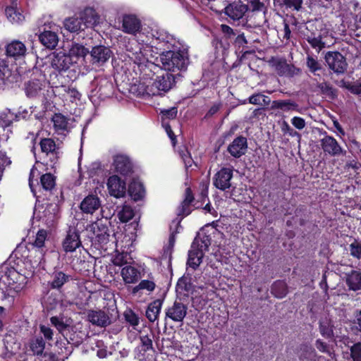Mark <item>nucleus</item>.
I'll list each match as a JSON object with an SVG mask.
<instances>
[{
    "label": "nucleus",
    "mask_w": 361,
    "mask_h": 361,
    "mask_svg": "<svg viewBox=\"0 0 361 361\" xmlns=\"http://www.w3.org/2000/svg\"><path fill=\"white\" fill-rule=\"evenodd\" d=\"M150 50L151 48L146 45L140 47L139 52L133 53L135 61L142 66V76L139 82L131 87L130 90L142 97L163 95L172 88L176 79V76L170 73L156 75V71L160 68L148 61L147 52Z\"/></svg>",
    "instance_id": "1"
},
{
    "label": "nucleus",
    "mask_w": 361,
    "mask_h": 361,
    "mask_svg": "<svg viewBox=\"0 0 361 361\" xmlns=\"http://www.w3.org/2000/svg\"><path fill=\"white\" fill-rule=\"evenodd\" d=\"M188 61L187 49L182 45L178 49H171L160 54L162 68L168 71L174 72L185 69Z\"/></svg>",
    "instance_id": "2"
},
{
    "label": "nucleus",
    "mask_w": 361,
    "mask_h": 361,
    "mask_svg": "<svg viewBox=\"0 0 361 361\" xmlns=\"http://www.w3.org/2000/svg\"><path fill=\"white\" fill-rule=\"evenodd\" d=\"M49 239L47 232L44 229L37 231L34 241L32 243V247L30 253L37 255V259H44V255L47 251V244Z\"/></svg>",
    "instance_id": "3"
},
{
    "label": "nucleus",
    "mask_w": 361,
    "mask_h": 361,
    "mask_svg": "<svg viewBox=\"0 0 361 361\" xmlns=\"http://www.w3.org/2000/svg\"><path fill=\"white\" fill-rule=\"evenodd\" d=\"M324 59L329 68L336 73H343L347 68L345 57L338 51H328Z\"/></svg>",
    "instance_id": "4"
},
{
    "label": "nucleus",
    "mask_w": 361,
    "mask_h": 361,
    "mask_svg": "<svg viewBox=\"0 0 361 361\" xmlns=\"http://www.w3.org/2000/svg\"><path fill=\"white\" fill-rule=\"evenodd\" d=\"M6 277L11 288L16 293L21 291L25 288L29 279L27 275L14 269H9Z\"/></svg>",
    "instance_id": "5"
},
{
    "label": "nucleus",
    "mask_w": 361,
    "mask_h": 361,
    "mask_svg": "<svg viewBox=\"0 0 361 361\" xmlns=\"http://www.w3.org/2000/svg\"><path fill=\"white\" fill-rule=\"evenodd\" d=\"M87 231L90 233V238L101 244H106L109 241V234L108 228L102 222H94L89 225Z\"/></svg>",
    "instance_id": "6"
},
{
    "label": "nucleus",
    "mask_w": 361,
    "mask_h": 361,
    "mask_svg": "<svg viewBox=\"0 0 361 361\" xmlns=\"http://www.w3.org/2000/svg\"><path fill=\"white\" fill-rule=\"evenodd\" d=\"M48 83L44 75H40L37 79H32L25 85L26 94L30 97L44 95Z\"/></svg>",
    "instance_id": "7"
},
{
    "label": "nucleus",
    "mask_w": 361,
    "mask_h": 361,
    "mask_svg": "<svg viewBox=\"0 0 361 361\" xmlns=\"http://www.w3.org/2000/svg\"><path fill=\"white\" fill-rule=\"evenodd\" d=\"M152 37L162 44L166 49H178L181 46V43L179 40L176 39L173 35H170L167 31L164 29H157L153 30Z\"/></svg>",
    "instance_id": "8"
},
{
    "label": "nucleus",
    "mask_w": 361,
    "mask_h": 361,
    "mask_svg": "<svg viewBox=\"0 0 361 361\" xmlns=\"http://www.w3.org/2000/svg\"><path fill=\"white\" fill-rule=\"evenodd\" d=\"M232 177L233 169L222 168L214 175V185L216 188L224 191L231 188Z\"/></svg>",
    "instance_id": "9"
},
{
    "label": "nucleus",
    "mask_w": 361,
    "mask_h": 361,
    "mask_svg": "<svg viewBox=\"0 0 361 361\" xmlns=\"http://www.w3.org/2000/svg\"><path fill=\"white\" fill-rule=\"evenodd\" d=\"M320 142L323 151L331 156L345 155L346 153L332 136L325 135Z\"/></svg>",
    "instance_id": "10"
},
{
    "label": "nucleus",
    "mask_w": 361,
    "mask_h": 361,
    "mask_svg": "<svg viewBox=\"0 0 361 361\" xmlns=\"http://www.w3.org/2000/svg\"><path fill=\"white\" fill-rule=\"evenodd\" d=\"M107 187L109 194L116 198L123 197L126 195V182L121 180L118 176L114 175L109 178Z\"/></svg>",
    "instance_id": "11"
},
{
    "label": "nucleus",
    "mask_w": 361,
    "mask_h": 361,
    "mask_svg": "<svg viewBox=\"0 0 361 361\" xmlns=\"http://www.w3.org/2000/svg\"><path fill=\"white\" fill-rule=\"evenodd\" d=\"M188 307L180 302H174L166 310V317L173 322H183L187 314Z\"/></svg>",
    "instance_id": "12"
},
{
    "label": "nucleus",
    "mask_w": 361,
    "mask_h": 361,
    "mask_svg": "<svg viewBox=\"0 0 361 361\" xmlns=\"http://www.w3.org/2000/svg\"><path fill=\"white\" fill-rule=\"evenodd\" d=\"M114 170L120 174L127 176L131 174L133 166L130 159L124 154H118L114 157Z\"/></svg>",
    "instance_id": "13"
},
{
    "label": "nucleus",
    "mask_w": 361,
    "mask_h": 361,
    "mask_svg": "<svg viewBox=\"0 0 361 361\" xmlns=\"http://www.w3.org/2000/svg\"><path fill=\"white\" fill-rule=\"evenodd\" d=\"M92 62L98 66L105 63L112 56L111 49L104 46L94 47L90 51Z\"/></svg>",
    "instance_id": "14"
},
{
    "label": "nucleus",
    "mask_w": 361,
    "mask_h": 361,
    "mask_svg": "<svg viewBox=\"0 0 361 361\" xmlns=\"http://www.w3.org/2000/svg\"><path fill=\"white\" fill-rule=\"evenodd\" d=\"M141 22L134 15H125L122 18L121 30L125 33L135 35L141 30Z\"/></svg>",
    "instance_id": "15"
},
{
    "label": "nucleus",
    "mask_w": 361,
    "mask_h": 361,
    "mask_svg": "<svg viewBox=\"0 0 361 361\" xmlns=\"http://www.w3.org/2000/svg\"><path fill=\"white\" fill-rule=\"evenodd\" d=\"M73 63V59L65 53H54L51 58V66L59 71H66Z\"/></svg>",
    "instance_id": "16"
},
{
    "label": "nucleus",
    "mask_w": 361,
    "mask_h": 361,
    "mask_svg": "<svg viewBox=\"0 0 361 361\" xmlns=\"http://www.w3.org/2000/svg\"><path fill=\"white\" fill-rule=\"evenodd\" d=\"M44 259H37V255L30 253L29 256L25 259L23 264L24 269L20 271L30 278L37 269L44 268Z\"/></svg>",
    "instance_id": "17"
},
{
    "label": "nucleus",
    "mask_w": 361,
    "mask_h": 361,
    "mask_svg": "<svg viewBox=\"0 0 361 361\" xmlns=\"http://www.w3.org/2000/svg\"><path fill=\"white\" fill-rule=\"evenodd\" d=\"M199 245V240L195 238L188 252L187 264L192 269H196L199 267L203 257L202 250H200Z\"/></svg>",
    "instance_id": "18"
},
{
    "label": "nucleus",
    "mask_w": 361,
    "mask_h": 361,
    "mask_svg": "<svg viewBox=\"0 0 361 361\" xmlns=\"http://www.w3.org/2000/svg\"><path fill=\"white\" fill-rule=\"evenodd\" d=\"M247 8L242 1H238L229 4L225 8V13L233 20H239L242 18Z\"/></svg>",
    "instance_id": "19"
},
{
    "label": "nucleus",
    "mask_w": 361,
    "mask_h": 361,
    "mask_svg": "<svg viewBox=\"0 0 361 361\" xmlns=\"http://www.w3.org/2000/svg\"><path fill=\"white\" fill-rule=\"evenodd\" d=\"M101 207V201L95 195H89L83 199L80 208L82 212L92 214Z\"/></svg>",
    "instance_id": "20"
},
{
    "label": "nucleus",
    "mask_w": 361,
    "mask_h": 361,
    "mask_svg": "<svg viewBox=\"0 0 361 361\" xmlns=\"http://www.w3.org/2000/svg\"><path fill=\"white\" fill-rule=\"evenodd\" d=\"M27 51V48L24 43L18 40H13L6 47V53L8 56L15 59L23 57Z\"/></svg>",
    "instance_id": "21"
},
{
    "label": "nucleus",
    "mask_w": 361,
    "mask_h": 361,
    "mask_svg": "<svg viewBox=\"0 0 361 361\" xmlns=\"http://www.w3.org/2000/svg\"><path fill=\"white\" fill-rule=\"evenodd\" d=\"M81 245L79 234L74 230H69L63 242V250L68 252H73Z\"/></svg>",
    "instance_id": "22"
},
{
    "label": "nucleus",
    "mask_w": 361,
    "mask_h": 361,
    "mask_svg": "<svg viewBox=\"0 0 361 361\" xmlns=\"http://www.w3.org/2000/svg\"><path fill=\"white\" fill-rule=\"evenodd\" d=\"M247 147V140L243 137H238L228 145V151L233 157L238 158L245 154Z\"/></svg>",
    "instance_id": "23"
},
{
    "label": "nucleus",
    "mask_w": 361,
    "mask_h": 361,
    "mask_svg": "<svg viewBox=\"0 0 361 361\" xmlns=\"http://www.w3.org/2000/svg\"><path fill=\"white\" fill-rule=\"evenodd\" d=\"M276 71L281 76L293 77L299 75L300 69L292 64H288L285 60L279 61L276 65Z\"/></svg>",
    "instance_id": "24"
},
{
    "label": "nucleus",
    "mask_w": 361,
    "mask_h": 361,
    "mask_svg": "<svg viewBox=\"0 0 361 361\" xmlns=\"http://www.w3.org/2000/svg\"><path fill=\"white\" fill-rule=\"evenodd\" d=\"M121 275L125 283H135L140 279V271L130 265L125 266L121 271Z\"/></svg>",
    "instance_id": "25"
},
{
    "label": "nucleus",
    "mask_w": 361,
    "mask_h": 361,
    "mask_svg": "<svg viewBox=\"0 0 361 361\" xmlns=\"http://www.w3.org/2000/svg\"><path fill=\"white\" fill-rule=\"evenodd\" d=\"M79 17L85 28L94 26L98 20V16L92 8L84 9L80 13Z\"/></svg>",
    "instance_id": "26"
},
{
    "label": "nucleus",
    "mask_w": 361,
    "mask_h": 361,
    "mask_svg": "<svg viewBox=\"0 0 361 361\" xmlns=\"http://www.w3.org/2000/svg\"><path fill=\"white\" fill-rule=\"evenodd\" d=\"M39 39L48 49H54L59 42L57 34L52 31H44L39 35Z\"/></svg>",
    "instance_id": "27"
},
{
    "label": "nucleus",
    "mask_w": 361,
    "mask_h": 361,
    "mask_svg": "<svg viewBox=\"0 0 361 361\" xmlns=\"http://www.w3.org/2000/svg\"><path fill=\"white\" fill-rule=\"evenodd\" d=\"M271 109H281L283 111L300 112L298 104L290 99L273 101Z\"/></svg>",
    "instance_id": "28"
},
{
    "label": "nucleus",
    "mask_w": 361,
    "mask_h": 361,
    "mask_svg": "<svg viewBox=\"0 0 361 361\" xmlns=\"http://www.w3.org/2000/svg\"><path fill=\"white\" fill-rule=\"evenodd\" d=\"M88 320L92 324L105 326L109 324V318L104 312L91 310L87 314Z\"/></svg>",
    "instance_id": "29"
},
{
    "label": "nucleus",
    "mask_w": 361,
    "mask_h": 361,
    "mask_svg": "<svg viewBox=\"0 0 361 361\" xmlns=\"http://www.w3.org/2000/svg\"><path fill=\"white\" fill-rule=\"evenodd\" d=\"M89 53V50L83 45L80 44H73L69 49L68 54L73 59V63H76L80 58H84Z\"/></svg>",
    "instance_id": "30"
},
{
    "label": "nucleus",
    "mask_w": 361,
    "mask_h": 361,
    "mask_svg": "<svg viewBox=\"0 0 361 361\" xmlns=\"http://www.w3.org/2000/svg\"><path fill=\"white\" fill-rule=\"evenodd\" d=\"M346 284L350 290H358L361 289V273L357 271H352L346 276Z\"/></svg>",
    "instance_id": "31"
},
{
    "label": "nucleus",
    "mask_w": 361,
    "mask_h": 361,
    "mask_svg": "<svg viewBox=\"0 0 361 361\" xmlns=\"http://www.w3.org/2000/svg\"><path fill=\"white\" fill-rule=\"evenodd\" d=\"M116 239V247L118 250V248L121 250H129L130 247L133 245L132 238L123 233L117 232L115 233Z\"/></svg>",
    "instance_id": "32"
},
{
    "label": "nucleus",
    "mask_w": 361,
    "mask_h": 361,
    "mask_svg": "<svg viewBox=\"0 0 361 361\" xmlns=\"http://www.w3.org/2000/svg\"><path fill=\"white\" fill-rule=\"evenodd\" d=\"M128 192L135 201L141 200L145 194L143 185L138 181H133L129 185Z\"/></svg>",
    "instance_id": "33"
},
{
    "label": "nucleus",
    "mask_w": 361,
    "mask_h": 361,
    "mask_svg": "<svg viewBox=\"0 0 361 361\" xmlns=\"http://www.w3.org/2000/svg\"><path fill=\"white\" fill-rule=\"evenodd\" d=\"M162 302L160 300H156L149 305L146 310V317L150 322H154L158 318Z\"/></svg>",
    "instance_id": "34"
},
{
    "label": "nucleus",
    "mask_w": 361,
    "mask_h": 361,
    "mask_svg": "<svg viewBox=\"0 0 361 361\" xmlns=\"http://www.w3.org/2000/svg\"><path fill=\"white\" fill-rule=\"evenodd\" d=\"M64 27L71 32H76L85 29L80 17L68 18L64 21Z\"/></svg>",
    "instance_id": "35"
},
{
    "label": "nucleus",
    "mask_w": 361,
    "mask_h": 361,
    "mask_svg": "<svg viewBox=\"0 0 361 361\" xmlns=\"http://www.w3.org/2000/svg\"><path fill=\"white\" fill-rule=\"evenodd\" d=\"M139 354L137 357L140 360L145 357V353L152 351V341L148 336H140V345L137 347Z\"/></svg>",
    "instance_id": "36"
},
{
    "label": "nucleus",
    "mask_w": 361,
    "mask_h": 361,
    "mask_svg": "<svg viewBox=\"0 0 361 361\" xmlns=\"http://www.w3.org/2000/svg\"><path fill=\"white\" fill-rule=\"evenodd\" d=\"M247 8V13H259L262 12L265 16L267 11V7L264 2L260 0H249L245 4Z\"/></svg>",
    "instance_id": "37"
},
{
    "label": "nucleus",
    "mask_w": 361,
    "mask_h": 361,
    "mask_svg": "<svg viewBox=\"0 0 361 361\" xmlns=\"http://www.w3.org/2000/svg\"><path fill=\"white\" fill-rule=\"evenodd\" d=\"M11 73L4 59H0V87H3L7 82H12Z\"/></svg>",
    "instance_id": "38"
},
{
    "label": "nucleus",
    "mask_w": 361,
    "mask_h": 361,
    "mask_svg": "<svg viewBox=\"0 0 361 361\" xmlns=\"http://www.w3.org/2000/svg\"><path fill=\"white\" fill-rule=\"evenodd\" d=\"M5 13L8 20L12 23H20L25 19L24 16L21 14L14 6L6 7Z\"/></svg>",
    "instance_id": "39"
},
{
    "label": "nucleus",
    "mask_w": 361,
    "mask_h": 361,
    "mask_svg": "<svg viewBox=\"0 0 361 361\" xmlns=\"http://www.w3.org/2000/svg\"><path fill=\"white\" fill-rule=\"evenodd\" d=\"M69 280V276L62 271H55L52 274L51 286L53 288H59Z\"/></svg>",
    "instance_id": "40"
},
{
    "label": "nucleus",
    "mask_w": 361,
    "mask_h": 361,
    "mask_svg": "<svg viewBox=\"0 0 361 361\" xmlns=\"http://www.w3.org/2000/svg\"><path fill=\"white\" fill-rule=\"evenodd\" d=\"M135 216V211L128 204H124L118 213V217L121 222L126 223L131 220Z\"/></svg>",
    "instance_id": "41"
},
{
    "label": "nucleus",
    "mask_w": 361,
    "mask_h": 361,
    "mask_svg": "<svg viewBox=\"0 0 361 361\" xmlns=\"http://www.w3.org/2000/svg\"><path fill=\"white\" fill-rule=\"evenodd\" d=\"M319 330L323 336L331 338L333 336V325L331 321L327 317L321 319Z\"/></svg>",
    "instance_id": "42"
},
{
    "label": "nucleus",
    "mask_w": 361,
    "mask_h": 361,
    "mask_svg": "<svg viewBox=\"0 0 361 361\" xmlns=\"http://www.w3.org/2000/svg\"><path fill=\"white\" fill-rule=\"evenodd\" d=\"M45 348V342L42 338H36L30 341V348L35 355H42Z\"/></svg>",
    "instance_id": "43"
},
{
    "label": "nucleus",
    "mask_w": 361,
    "mask_h": 361,
    "mask_svg": "<svg viewBox=\"0 0 361 361\" xmlns=\"http://www.w3.org/2000/svg\"><path fill=\"white\" fill-rule=\"evenodd\" d=\"M54 126L57 131L64 130L68 126V119L61 114H55L52 117Z\"/></svg>",
    "instance_id": "44"
},
{
    "label": "nucleus",
    "mask_w": 361,
    "mask_h": 361,
    "mask_svg": "<svg viewBox=\"0 0 361 361\" xmlns=\"http://www.w3.org/2000/svg\"><path fill=\"white\" fill-rule=\"evenodd\" d=\"M155 283L150 280H142L138 285L133 288V293L136 294L141 290H145L149 292H152L155 288Z\"/></svg>",
    "instance_id": "45"
},
{
    "label": "nucleus",
    "mask_w": 361,
    "mask_h": 361,
    "mask_svg": "<svg viewBox=\"0 0 361 361\" xmlns=\"http://www.w3.org/2000/svg\"><path fill=\"white\" fill-rule=\"evenodd\" d=\"M306 66L309 71L314 74L322 69V64L319 62L317 59L310 54L307 56Z\"/></svg>",
    "instance_id": "46"
},
{
    "label": "nucleus",
    "mask_w": 361,
    "mask_h": 361,
    "mask_svg": "<svg viewBox=\"0 0 361 361\" xmlns=\"http://www.w3.org/2000/svg\"><path fill=\"white\" fill-rule=\"evenodd\" d=\"M306 39L311 45V47L313 49H315L318 52H319L322 49L325 47V43L322 41L320 36L315 37L314 35H312L307 36Z\"/></svg>",
    "instance_id": "47"
},
{
    "label": "nucleus",
    "mask_w": 361,
    "mask_h": 361,
    "mask_svg": "<svg viewBox=\"0 0 361 361\" xmlns=\"http://www.w3.org/2000/svg\"><path fill=\"white\" fill-rule=\"evenodd\" d=\"M40 182L42 188L46 190H51L55 185L54 177L51 173L42 175Z\"/></svg>",
    "instance_id": "48"
},
{
    "label": "nucleus",
    "mask_w": 361,
    "mask_h": 361,
    "mask_svg": "<svg viewBox=\"0 0 361 361\" xmlns=\"http://www.w3.org/2000/svg\"><path fill=\"white\" fill-rule=\"evenodd\" d=\"M272 293L277 298H283L286 295V285L282 281L274 283L271 288Z\"/></svg>",
    "instance_id": "49"
},
{
    "label": "nucleus",
    "mask_w": 361,
    "mask_h": 361,
    "mask_svg": "<svg viewBox=\"0 0 361 361\" xmlns=\"http://www.w3.org/2000/svg\"><path fill=\"white\" fill-rule=\"evenodd\" d=\"M121 252L117 254L112 260L114 265L121 267L128 263V250H121Z\"/></svg>",
    "instance_id": "50"
},
{
    "label": "nucleus",
    "mask_w": 361,
    "mask_h": 361,
    "mask_svg": "<svg viewBox=\"0 0 361 361\" xmlns=\"http://www.w3.org/2000/svg\"><path fill=\"white\" fill-rule=\"evenodd\" d=\"M40 146L42 151L47 154L53 152L56 147L55 142L50 138H45L42 140L40 142Z\"/></svg>",
    "instance_id": "51"
},
{
    "label": "nucleus",
    "mask_w": 361,
    "mask_h": 361,
    "mask_svg": "<svg viewBox=\"0 0 361 361\" xmlns=\"http://www.w3.org/2000/svg\"><path fill=\"white\" fill-rule=\"evenodd\" d=\"M193 200L192 192L189 188L185 190V197L182 203V213L183 215H188L189 212L186 211L185 208L188 207Z\"/></svg>",
    "instance_id": "52"
},
{
    "label": "nucleus",
    "mask_w": 361,
    "mask_h": 361,
    "mask_svg": "<svg viewBox=\"0 0 361 361\" xmlns=\"http://www.w3.org/2000/svg\"><path fill=\"white\" fill-rule=\"evenodd\" d=\"M350 251L351 255L358 259H361V243L357 241L350 245Z\"/></svg>",
    "instance_id": "53"
},
{
    "label": "nucleus",
    "mask_w": 361,
    "mask_h": 361,
    "mask_svg": "<svg viewBox=\"0 0 361 361\" xmlns=\"http://www.w3.org/2000/svg\"><path fill=\"white\" fill-rule=\"evenodd\" d=\"M351 357L353 361H361V343H357L352 346Z\"/></svg>",
    "instance_id": "54"
},
{
    "label": "nucleus",
    "mask_w": 361,
    "mask_h": 361,
    "mask_svg": "<svg viewBox=\"0 0 361 361\" xmlns=\"http://www.w3.org/2000/svg\"><path fill=\"white\" fill-rule=\"evenodd\" d=\"M51 322L59 331L65 330L68 326V324H65L62 319L56 317H52L51 318Z\"/></svg>",
    "instance_id": "55"
},
{
    "label": "nucleus",
    "mask_w": 361,
    "mask_h": 361,
    "mask_svg": "<svg viewBox=\"0 0 361 361\" xmlns=\"http://www.w3.org/2000/svg\"><path fill=\"white\" fill-rule=\"evenodd\" d=\"M126 321L133 327L139 324V317L133 312H129L125 314Z\"/></svg>",
    "instance_id": "56"
},
{
    "label": "nucleus",
    "mask_w": 361,
    "mask_h": 361,
    "mask_svg": "<svg viewBox=\"0 0 361 361\" xmlns=\"http://www.w3.org/2000/svg\"><path fill=\"white\" fill-rule=\"evenodd\" d=\"M292 125L298 130H302L305 127V121L299 116H294L291 119Z\"/></svg>",
    "instance_id": "57"
},
{
    "label": "nucleus",
    "mask_w": 361,
    "mask_h": 361,
    "mask_svg": "<svg viewBox=\"0 0 361 361\" xmlns=\"http://www.w3.org/2000/svg\"><path fill=\"white\" fill-rule=\"evenodd\" d=\"M352 329L361 331V311L356 312L355 317L352 323Z\"/></svg>",
    "instance_id": "58"
},
{
    "label": "nucleus",
    "mask_w": 361,
    "mask_h": 361,
    "mask_svg": "<svg viewBox=\"0 0 361 361\" xmlns=\"http://www.w3.org/2000/svg\"><path fill=\"white\" fill-rule=\"evenodd\" d=\"M161 113L164 118L173 119L176 118L177 115V109L176 108L173 107L169 109L162 110Z\"/></svg>",
    "instance_id": "59"
},
{
    "label": "nucleus",
    "mask_w": 361,
    "mask_h": 361,
    "mask_svg": "<svg viewBox=\"0 0 361 361\" xmlns=\"http://www.w3.org/2000/svg\"><path fill=\"white\" fill-rule=\"evenodd\" d=\"M284 4L289 8L298 11L302 4V0H284Z\"/></svg>",
    "instance_id": "60"
},
{
    "label": "nucleus",
    "mask_w": 361,
    "mask_h": 361,
    "mask_svg": "<svg viewBox=\"0 0 361 361\" xmlns=\"http://www.w3.org/2000/svg\"><path fill=\"white\" fill-rule=\"evenodd\" d=\"M40 331L47 340L50 341L53 339V331L49 327L41 325Z\"/></svg>",
    "instance_id": "61"
},
{
    "label": "nucleus",
    "mask_w": 361,
    "mask_h": 361,
    "mask_svg": "<svg viewBox=\"0 0 361 361\" xmlns=\"http://www.w3.org/2000/svg\"><path fill=\"white\" fill-rule=\"evenodd\" d=\"M281 130L284 134H289L290 136H295V135H298V133L294 131L288 125V123L283 121L281 123Z\"/></svg>",
    "instance_id": "62"
},
{
    "label": "nucleus",
    "mask_w": 361,
    "mask_h": 361,
    "mask_svg": "<svg viewBox=\"0 0 361 361\" xmlns=\"http://www.w3.org/2000/svg\"><path fill=\"white\" fill-rule=\"evenodd\" d=\"M197 239L199 240V243H200L199 248H200V250H202V252L204 250H207L208 249L209 246L211 244L210 239L208 238V236H204L200 240L198 239V238H197Z\"/></svg>",
    "instance_id": "63"
},
{
    "label": "nucleus",
    "mask_w": 361,
    "mask_h": 361,
    "mask_svg": "<svg viewBox=\"0 0 361 361\" xmlns=\"http://www.w3.org/2000/svg\"><path fill=\"white\" fill-rule=\"evenodd\" d=\"M180 156L183 159V161L186 168H189L192 166L193 160L192 159L190 155L189 154V153L187 151L185 152H183L180 154Z\"/></svg>",
    "instance_id": "64"
}]
</instances>
